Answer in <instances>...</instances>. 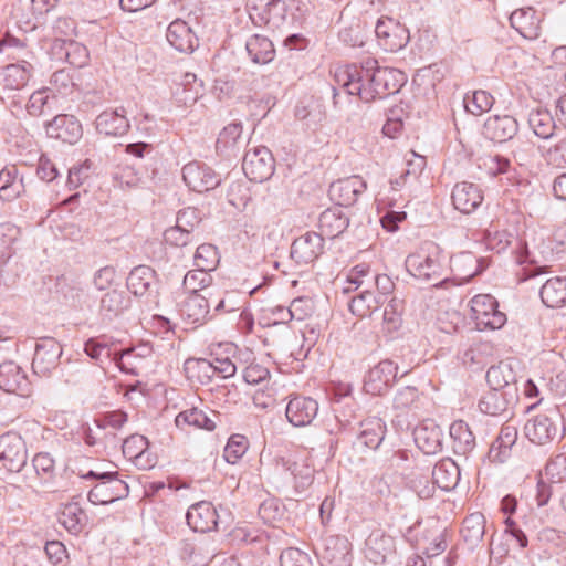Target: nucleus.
<instances>
[{"label": "nucleus", "instance_id": "nucleus-1", "mask_svg": "<svg viewBox=\"0 0 566 566\" xmlns=\"http://www.w3.org/2000/svg\"><path fill=\"white\" fill-rule=\"evenodd\" d=\"M335 82L348 95L369 103L398 93L406 84L407 75L398 69L380 67L377 60L367 57L359 64L337 67Z\"/></svg>", "mask_w": 566, "mask_h": 566}, {"label": "nucleus", "instance_id": "nucleus-2", "mask_svg": "<svg viewBox=\"0 0 566 566\" xmlns=\"http://www.w3.org/2000/svg\"><path fill=\"white\" fill-rule=\"evenodd\" d=\"M406 270L417 280L437 282L433 285L448 286L450 279L442 280L447 270V258L441 248L432 242H423L415 252L410 253L405 261Z\"/></svg>", "mask_w": 566, "mask_h": 566}, {"label": "nucleus", "instance_id": "nucleus-3", "mask_svg": "<svg viewBox=\"0 0 566 566\" xmlns=\"http://www.w3.org/2000/svg\"><path fill=\"white\" fill-rule=\"evenodd\" d=\"M80 476L91 482L87 500L94 505H107L125 499L129 494L128 484L120 479L117 471L98 472L88 470L80 473Z\"/></svg>", "mask_w": 566, "mask_h": 566}, {"label": "nucleus", "instance_id": "nucleus-4", "mask_svg": "<svg viewBox=\"0 0 566 566\" xmlns=\"http://www.w3.org/2000/svg\"><path fill=\"white\" fill-rule=\"evenodd\" d=\"M117 342L107 335H101L97 337H91L84 344L85 354L97 363H103L104 359H108L113 356L116 366L126 374L138 375L137 366L134 360L140 357L142 354H136L135 349H128L118 355L114 347Z\"/></svg>", "mask_w": 566, "mask_h": 566}, {"label": "nucleus", "instance_id": "nucleus-5", "mask_svg": "<svg viewBox=\"0 0 566 566\" xmlns=\"http://www.w3.org/2000/svg\"><path fill=\"white\" fill-rule=\"evenodd\" d=\"M560 415L556 408H549L531 417L524 424L526 438L534 444L545 446L562 438Z\"/></svg>", "mask_w": 566, "mask_h": 566}, {"label": "nucleus", "instance_id": "nucleus-6", "mask_svg": "<svg viewBox=\"0 0 566 566\" xmlns=\"http://www.w3.org/2000/svg\"><path fill=\"white\" fill-rule=\"evenodd\" d=\"M471 318L479 331L499 329L506 323L505 313L491 294H478L470 300Z\"/></svg>", "mask_w": 566, "mask_h": 566}, {"label": "nucleus", "instance_id": "nucleus-7", "mask_svg": "<svg viewBox=\"0 0 566 566\" xmlns=\"http://www.w3.org/2000/svg\"><path fill=\"white\" fill-rule=\"evenodd\" d=\"M275 169V160L265 146L249 148L243 157L242 170L247 178L254 182H263L271 178Z\"/></svg>", "mask_w": 566, "mask_h": 566}, {"label": "nucleus", "instance_id": "nucleus-8", "mask_svg": "<svg viewBox=\"0 0 566 566\" xmlns=\"http://www.w3.org/2000/svg\"><path fill=\"white\" fill-rule=\"evenodd\" d=\"M63 354L61 344L53 337H42L35 343L32 370L40 377H49L60 364Z\"/></svg>", "mask_w": 566, "mask_h": 566}, {"label": "nucleus", "instance_id": "nucleus-9", "mask_svg": "<svg viewBox=\"0 0 566 566\" xmlns=\"http://www.w3.org/2000/svg\"><path fill=\"white\" fill-rule=\"evenodd\" d=\"M399 366L391 359L380 360L364 377V390L373 396L385 395L398 377Z\"/></svg>", "mask_w": 566, "mask_h": 566}, {"label": "nucleus", "instance_id": "nucleus-10", "mask_svg": "<svg viewBox=\"0 0 566 566\" xmlns=\"http://www.w3.org/2000/svg\"><path fill=\"white\" fill-rule=\"evenodd\" d=\"M182 179L190 190L197 192L212 190L222 181L220 174L198 160L190 161L182 167Z\"/></svg>", "mask_w": 566, "mask_h": 566}, {"label": "nucleus", "instance_id": "nucleus-11", "mask_svg": "<svg viewBox=\"0 0 566 566\" xmlns=\"http://www.w3.org/2000/svg\"><path fill=\"white\" fill-rule=\"evenodd\" d=\"M317 556L322 566H352V544L345 536H327L323 539Z\"/></svg>", "mask_w": 566, "mask_h": 566}, {"label": "nucleus", "instance_id": "nucleus-12", "mask_svg": "<svg viewBox=\"0 0 566 566\" xmlns=\"http://www.w3.org/2000/svg\"><path fill=\"white\" fill-rule=\"evenodd\" d=\"M28 459L25 442L17 432L0 436V461L9 472H19Z\"/></svg>", "mask_w": 566, "mask_h": 566}, {"label": "nucleus", "instance_id": "nucleus-13", "mask_svg": "<svg viewBox=\"0 0 566 566\" xmlns=\"http://www.w3.org/2000/svg\"><path fill=\"white\" fill-rule=\"evenodd\" d=\"M214 302L211 292L188 293L180 302L179 314L182 321L190 325H202L210 313V306Z\"/></svg>", "mask_w": 566, "mask_h": 566}, {"label": "nucleus", "instance_id": "nucleus-14", "mask_svg": "<svg viewBox=\"0 0 566 566\" xmlns=\"http://www.w3.org/2000/svg\"><path fill=\"white\" fill-rule=\"evenodd\" d=\"M32 60H20L3 67V85L0 90L2 101L10 99L11 93L23 88L33 73Z\"/></svg>", "mask_w": 566, "mask_h": 566}, {"label": "nucleus", "instance_id": "nucleus-15", "mask_svg": "<svg viewBox=\"0 0 566 566\" xmlns=\"http://www.w3.org/2000/svg\"><path fill=\"white\" fill-rule=\"evenodd\" d=\"M324 251V238L316 232H306L296 238L292 245L290 256L297 265H308Z\"/></svg>", "mask_w": 566, "mask_h": 566}, {"label": "nucleus", "instance_id": "nucleus-16", "mask_svg": "<svg viewBox=\"0 0 566 566\" xmlns=\"http://www.w3.org/2000/svg\"><path fill=\"white\" fill-rule=\"evenodd\" d=\"M186 520L195 532L207 533L218 528L221 515L211 502L200 501L188 509Z\"/></svg>", "mask_w": 566, "mask_h": 566}, {"label": "nucleus", "instance_id": "nucleus-17", "mask_svg": "<svg viewBox=\"0 0 566 566\" xmlns=\"http://www.w3.org/2000/svg\"><path fill=\"white\" fill-rule=\"evenodd\" d=\"M123 454L140 470H149L157 463V457L149 450L148 439L142 434H132L123 442Z\"/></svg>", "mask_w": 566, "mask_h": 566}, {"label": "nucleus", "instance_id": "nucleus-18", "mask_svg": "<svg viewBox=\"0 0 566 566\" xmlns=\"http://www.w3.org/2000/svg\"><path fill=\"white\" fill-rule=\"evenodd\" d=\"M366 188V181L361 177L350 176L332 182L328 196L337 207H349L357 201Z\"/></svg>", "mask_w": 566, "mask_h": 566}, {"label": "nucleus", "instance_id": "nucleus-19", "mask_svg": "<svg viewBox=\"0 0 566 566\" xmlns=\"http://www.w3.org/2000/svg\"><path fill=\"white\" fill-rule=\"evenodd\" d=\"M318 413V402L306 396L291 397L285 408L287 421L296 428L310 426Z\"/></svg>", "mask_w": 566, "mask_h": 566}, {"label": "nucleus", "instance_id": "nucleus-20", "mask_svg": "<svg viewBox=\"0 0 566 566\" xmlns=\"http://www.w3.org/2000/svg\"><path fill=\"white\" fill-rule=\"evenodd\" d=\"M45 132L49 137L70 145L76 144L83 136L81 122L74 115L69 114L56 115L51 122H48Z\"/></svg>", "mask_w": 566, "mask_h": 566}, {"label": "nucleus", "instance_id": "nucleus-21", "mask_svg": "<svg viewBox=\"0 0 566 566\" xmlns=\"http://www.w3.org/2000/svg\"><path fill=\"white\" fill-rule=\"evenodd\" d=\"M0 389L28 397L31 394V382L19 365L14 361H4L0 364Z\"/></svg>", "mask_w": 566, "mask_h": 566}, {"label": "nucleus", "instance_id": "nucleus-22", "mask_svg": "<svg viewBox=\"0 0 566 566\" xmlns=\"http://www.w3.org/2000/svg\"><path fill=\"white\" fill-rule=\"evenodd\" d=\"M413 439L424 454H437L442 451L443 431L432 419L423 420L413 429Z\"/></svg>", "mask_w": 566, "mask_h": 566}, {"label": "nucleus", "instance_id": "nucleus-23", "mask_svg": "<svg viewBox=\"0 0 566 566\" xmlns=\"http://www.w3.org/2000/svg\"><path fill=\"white\" fill-rule=\"evenodd\" d=\"M518 123L511 115H493L483 125V135L494 143H505L516 136Z\"/></svg>", "mask_w": 566, "mask_h": 566}, {"label": "nucleus", "instance_id": "nucleus-24", "mask_svg": "<svg viewBox=\"0 0 566 566\" xmlns=\"http://www.w3.org/2000/svg\"><path fill=\"white\" fill-rule=\"evenodd\" d=\"M451 199L453 207L462 213L475 211L483 202V192L479 185L468 181L455 184Z\"/></svg>", "mask_w": 566, "mask_h": 566}, {"label": "nucleus", "instance_id": "nucleus-25", "mask_svg": "<svg viewBox=\"0 0 566 566\" xmlns=\"http://www.w3.org/2000/svg\"><path fill=\"white\" fill-rule=\"evenodd\" d=\"M276 469L289 473L294 483L297 493L307 490L314 480V469L306 460H293L292 458L281 457L276 459Z\"/></svg>", "mask_w": 566, "mask_h": 566}, {"label": "nucleus", "instance_id": "nucleus-26", "mask_svg": "<svg viewBox=\"0 0 566 566\" xmlns=\"http://www.w3.org/2000/svg\"><path fill=\"white\" fill-rule=\"evenodd\" d=\"M95 127L99 134L105 136L120 137L125 135L130 127L126 109L117 107L102 112L95 119Z\"/></svg>", "mask_w": 566, "mask_h": 566}, {"label": "nucleus", "instance_id": "nucleus-27", "mask_svg": "<svg viewBox=\"0 0 566 566\" xmlns=\"http://www.w3.org/2000/svg\"><path fill=\"white\" fill-rule=\"evenodd\" d=\"M510 24L526 40H535L541 34V17L532 7L513 11L510 15Z\"/></svg>", "mask_w": 566, "mask_h": 566}, {"label": "nucleus", "instance_id": "nucleus-28", "mask_svg": "<svg viewBox=\"0 0 566 566\" xmlns=\"http://www.w3.org/2000/svg\"><path fill=\"white\" fill-rule=\"evenodd\" d=\"M186 368L188 370L197 369L199 374L207 378H211L216 374L222 378H229L234 376L237 371V366L228 357H214L211 360L205 358L188 359Z\"/></svg>", "mask_w": 566, "mask_h": 566}, {"label": "nucleus", "instance_id": "nucleus-29", "mask_svg": "<svg viewBox=\"0 0 566 566\" xmlns=\"http://www.w3.org/2000/svg\"><path fill=\"white\" fill-rule=\"evenodd\" d=\"M386 430V423L381 418L368 417L359 422L354 433L363 447L376 450L384 441Z\"/></svg>", "mask_w": 566, "mask_h": 566}, {"label": "nucleus", "instance_id": "nucleus-30", "mask_svg": "<svg viewBox=\"0 0 566 566\" xmlns=\"http://www.w3.org/2000/svg\"><path fill=\"white\" fill-rule=\"evenodd\" d=\"M158 279L148 265L134 268L127 277V287L136 296L150 295L157 291Z\"/></svg>", "mask_w": 566, "mask_h": 566}, {"label": "nucleus", "instance_id": "nucleus-31", "mask_svg": "<svg viewBox=\"0 0 566 566\" xmlns=\"http://www.w3.org/2000/svg\"><path fill=\"white\" fill-rule=\"evenodd\" d=\"M166 38L172 48L182 53H191L198 45V39L191 28L180 19L168 25Z\"/></svg>", "mask_w": 566, "mask_h": 566}, {"label": "nucleus", "instance_id": "nucleus-32", "mask_svg": "<svg viewBox=\"0 0 566 566\" xmlns=\"http://www.w3.org/2000/svg\"><path fill=\"white\" fill-rule=\"evenodd\" d=\"M517 428L513 424H503L497 438L491 444L488 458L493 463H504L512 453L517 440Z\"/></svg>", "mask_w": 566, "mask_h": 566}, {"label": "nucleus", "instance_id": "nucleus-33", "mask_svg": "<svg viewBox=\"0 0 566 566\" xmlns=\"http://www.w3.org/2000/svg\"><path fill=\"white\" fill-rule=\"evenodd\" d=\"M25 192L24 178L15 165H7L0 170V200L13 201Z\"/></svg>", "mask_w": 566, "mask_h": 566}, {"label": "nucleus", "instance_id": "nucleus-34", "mask_svg": "<svg viewBox=\"0 0 566 566\" xmlns=\"http://www.w3.org/2000/svg\"><path fill=\"white\" fill-rule=\"evenodd\" d=\"M130 306V298L124 291L113 289L106 292L99 301V315L103 321L112 322L125 313Z\"/></svg>", "mask_w": 566, "mask_h": 566}, {"label": "nucleus", "instance_id": "nucleus-35", "mask_svg": "<svg viewBox=\"0 0 566 566\" xmlns=\"http://www.w3.org/2000/svg\"><path fill=\"white\" fill-rule=\"evenodd\" d=\"M349 226V218L345 214L340 207L328 208L323 211L318 219V227L322 237L329 239L340 235Z\"/></svg>", "mask_w": 566, "mask_h": 566}, {"label": "nucleus", "instance_id": "nucleus-36", "mask_svg": "<svg viewBox=\"0 0 566 566\" xmlns=\"http://www.w3.org/2000/svg\"><path fill=\"white\" fill-rule=\"evenodd\" d=\"M450 269L458 284H464L481 272L479 258L472 252H460L450 258Z\"/></svg>", "mask_w": 566, "mask_h": 566}, {"label": "nucleus", "instance_id": "nucleus-37", "mask_svg": "<svg viewBox=\"0 0 566 566\" xmlns=\"http://www.w3.org/2000/svg\"><path fill=\"white\" fill-rule=\"evenodd\" d=\"M87 521L85 511L75 501L64 504L59 512V523L72 535L82 533Z\"/></svg>", "mask_w": 566, "mask_h": 566}, {"label": "nucleus", "instance_id": "nucleus-38", "mask_svg": "<svg viewBox=\"0 0 566 566\" xmlns=\"http://www.w3.org/2000/svg\"><path fill=\"white\" fill-rule=\"evenodd\" d=\"M287 7L283 0H271L264 8L256 13L251 14L255 23L263 24L264 27L276 30L280 29L286 21Z\"/></svg>", "mask_w": 566, "mask_h": 566}, {"label": "nucleus", "instance_id": "nucleus-39", "mask_svg": "<svg viewBox=\"0 0 566 566\" xmlns=\"http://www.w3.org/2000/svg\"><path fill=\"white\" fill-rule=\"evenodd\" d=\"M513 398L514 394L509 390L490 389L479 400V409L489 416H500L507 410Z\"/></svg>", "mask_w": 566, "mask_h": 566}, {"label": "nucleus", "instance_id": "nucleus-40", "mask_svg": "<svg viewBox=\"0 0 566 566\" xmlns=\"http://www.w3.org/2000/svg\"><path fill=\"white\" fill-rule=\"evenodd\" d=\"M245 50L250 60L255 64H268L275 56L272 41L260 34H253L247 40Z\"/></svg>", "mask_w": 566, "mask_h": 566}, {"label": "nucleus", "instance_id": "nucleus-41", "mask_svg": "<svg viewBox=\"0 0 566 566\" xmlns=\"http://www.w3.org/2000/svg\"><path fill=\"white\" fill-rule=\"evenodd\" d=\"M431 475L439 489L451 491L460 481V469L453 460L446 459L434 465Z\"/></svg>", "mask_w": 566, "mask_h": 566}, {"label": "nucleus", "instance_id": "nucleus-42", "mask_svg": "<svg viewBox=\"0 0 566 566\" xmlns=\"http://www.w3.org/2000/svg\"><path fill=\"white\" fill-rule=\"evenodd\" d=\"M242 135L241 123H231L219 134L216 142V150L224 157L234 156L240 149Z\"/></svg>", "mask_w": 566, "mask_h": 566}, {"label": "nucleus", "instance_id": "nucleus-43", "mask_svg": "<svg viewBox=\"0 0 566 566\" xmlns=\"http://www.w3.org/2000/svg\"><path fill=\"white\" fill-rule=\"evenodd\" d=\"M211 416H209L206 411L199 408H190L179 412L175 419V423L178 428H184V426H192L199 429H205L208 431H212L216 428L214 419L218 418V415L214 411H210Z\"/></svg>", "mask_w": 566, "mask_h": 566}, {"label": "nucleus", "instance_id": "nucleus-44", "mask_svg": "<svg viewBox=\"0 0 566 566\" xmlns=\"http://www.w3.org/2000/svg\"><path fill=\"white\" fill-rule=\"evenodd\" d=\"M449 432L457 454L467 455L475 448V437L465 421L452 422Z\"/></svg>", "mask_w": 566, "mask_h": 566}, {"label": "nucleus", "instance_id": "nucleus-45", "mask_svg": "<svg viewBox=\"0 0 566 566\" xmlns=\"http://www.w3.org/2000/svg\"><path fill=\"white\" fill-rule=\"evenodd\" d=\"M528 126L533 133L542 138L549 139L557 129V124L551 112L546 108H535L528 114Z\"/></svg>", "mask_w": 566, "mask_h": 566}, {"label": "nucleus", "instance_id": "nucleus-46", "mask_svg": "<svg viewBox=\"0 0 566 566\" xmlns=\"http://www.w3.org/2000/svg\"><path fill=\"white\" fill-rule=\"evenodd\" d=\"M53 50H59L60 59L63 56L74 67L81 69L88 62L90 55L86 46L76 41L56 40Z\"/></svg>", "mask_w": 566, "mask_h": 566}, {"label": "nucleus", "instance_id": "nucleus-47", "mask_svg": "<svg viewBox=\"0 0 566 566\" xmlns=\"http://www.w3.org/2000/svg\"><path fill=\"white\" fill-rule=\"evenodd\" d=\"M542 302L552 308L562 307L566 303V277L547 280L539 291Z\"/></svg>", "mask_w": 566, "mask_h": 566}, {"label": "nucleus", "instance_id": "nucleus-48", "mask_svg": "<svg viewBox=\"0 0 566 566\" xmlns=\"http://www.w3.org/2000/svg\"><path fill=\"white\" fill-rule=\"evenodd\" d=\"M485 379L492 390H509L513 394L516 391L513 384L514 374L506 364L491 366L486 371Z\"/></svg>", "mask_w": 566, "mask_h": 566}, {"label": "nucleus", "instance_id": "nucleus-49", "mask_svg": "<svg viewBox=\"0 0 566 566\" xmlns=\"http://www.w3.org/2000/svg\"><path fill=\"white\" fill-rule=\"evenodd\" d=\"M382 304L381 298L377 297L369 287L364 289L358 295L354 296L348 306L350 312L359 317L370 315Z\"/></svg>", "mask_w": 566, "mask_h": 566}, {"label": "nucleus", "instance_id": "nucleus-50", "mask_svg": "<svg viewBox=\"0 0 566 566\" xmlns=\"http://www.w3.org/2000/svg\"><path fill=\"white\" fill-rule=\"evenodd\" d=\"M485 520L481 513H472L462 523V538L470 545H476L484 536Z\"/></svg>", "mask_w": 566, "mask_h": 566}, {"label": "nucleus", "instance_id": "nucleus-51", "mask_svg": "<svg viewBox=\"0 0 566 566\" xmlns=\"http://www.w3.org/2000/svg\"><path fill=\"white\" fill-rule=\"evenodd\" d=\"M0 53H6L8 59L17 61L34 59L33 52L28 49L27 44L9 33H6L0 40Z\"/></svg>", "mask_w": 566, "mask_h": 566}, {"label": "nucleus", "instance_id": "nucleus-52", "mask_svg": "<svg viewBox=\"0 0 566 566\" xmlns=\"http://www.w3.org/2000/svg\"><path fill=\"white\" fill-rule=\"evenodd\" d=\"M420 394L418 388L406 386L398 389L394 396L392 407L400 413L413 411L419 408Z\"/></svg>", "mask_w": 566, "mask_h": 566}, {"label": "nucleus", "instance_id": "nucleus-53", "mask_svg": "<svg viewBox=\"0 0 566 566\" xmlns=\"http://www.w3.org/2000/svg\"><path fill=\"white\" fill-rule=\"evenodd\" d=\"M54 103L55 97L50 94V90L42 88L33 92L30 95L29 101L25 105V109L29 115L38 117L51 111Z\"/></svg>", "mask_w": 566, "mask_h": 566}, {"label": "nucleus", "instance_id": "nucleus-54", "mask_svg": "<svg viewBox=\"0 0 566 566\" xmlns=\"http://www.w3.org/2000/svg\"><path fill=\"white\" fill-rule=\"evenodd\" d=\"M494 104L493 96L486 91H474L472 94H465L463 105L468 113L480 116L490 111Z\"/></svg>", "mask_w": 566, "mask_h": 566}, {"label": "nucleus", "instance_id": "nucleus-55", "mask_svg": "<svg viewBox=\"0 0 566 566\" xmlns=\"http://www.w3.org/2000/svg\"><path fill=\"white\" fill-rule=\"evenodd\" d=\"M220 262V255L216 245L211 243L200 244L193 255V264L200 270L211 272Z\"/></svg>", "mask_w": 566, "mask_h": 566}, {"label": "nucleus", "instance_id": "nucleus-56", "mask_svg": "<svg viewBox=\"0 0 566 566\" xmlns=\"http://www.w3.org/2000/svg\"><path fill=\"white\" fill-rule=\"evenodd\" d=\"M373 275L374 272L367 263H359L353 266L347 274V283L349 285L345 287L344 291L350 292L352 290H358L360 287H371Z\"/></svg>", "mask_w": 566, "mask_h": 566}, {"label": "nucleus", "instance_id": "nucleus-57", "mask_svg": "<svg viewBox=\"0 0 566 566\" xmlns=\"http://www.w3.org/2000/svg\"><path fill=\"white\" fill-rule=\"evenodd\" d=\"M513 242H516V249H526L525 244L518 242L516 237L507 230L488 231L486 243L491 250L496 253L505 251Z\"/></svg>", "mask_w": 566, "mask_h": 566}, {"label": "nucleus", "instance_id": "nucleus-58", "mask_svg": "<svg viewBox=\"0 0 566 566\" xmlns=\"http://www.w3.org/2000/svg\"><path fill=\"white\" fill-rule=\"evenodd\" d=\"M211 283L212 276L210 272L198 268L188 271L184 277V286L189 293H200V291L209 292L208 290Z\"/></svg>", "mask_w": 566, "mask_h": 566}, {"label": "nucleus", "instance_id": "nucleus-59", "mask_svg": "<svg viewBox=\"0 0 566 566\" xmlns=\"http://www.w3.org/2000/svg\"><path fill=\"white\" fill-rule=\"evenodd\" d=\"M545 478L560 488L566 486V454H558L547 462Z\"/></svg>", "mask_w": 566, "mask_h": 566}, {"label": "nucleus", "instance_id": "nucleus-60", "mask_svg": "<svg viewBox=\"0 0 566 566\" xmlns=\"http://www.w3.org/2000/svg\"><path fill=\"white\" fill-rule=\"evenodd\" d=\"M248 450V439L241 434H232L223 450V458L230 464H235Z\"/></svg>", "mask_w": 566, "mask_h": 566}, {"label": "nucleus", "instance_id": "nucleus-61", "mask_svg": "<svg viewBox=\"0 0 566 566\" xmlns=\"http://www.w3.org/2000/svg\"><path fill=\"white\" fill-rule=\"evenodd\" d=\"M482 166L486 174L492 178L500 175H509L513 170L511 160L499 154L484 157L482 159Z\"/></svg>", "mask_w": 566, "mask_h": 566}, {"label": "nucleus", "instance_id": "nucleus-62", "mask_svg": "<svg viewBox=\"0 0 566 566\" xmlns=\"http://www.w3.org/2000/svg\"><path fill=\"white\" fill-rule=\"evenodd\" d=\"M335 419L338 424V430L342 433L352 434L356 432L359 422L355 410L350 406L343 407L340 409H335Z\"/></svg>", "mask_w": 566, "mask_h": 566}, {"label": "nucleus", "instance_id": "nucleus-63", "mask_svg": "<svg viewBox=\"0 0 566 566\" xmlns=\"http://www.w3.org/2000/svg\"><path fill=\"white\" fill-rule=\"evenodd\" d=\"M281 566H313L311 556L296 547H289L281 553Z\"/></svg>", "mask_w": 566, "mask_h": 566}, {"label": "nucleus", "instance_id": "nucleus-64", "mask_svg": "<svg viewBox=\"0 0 566 566\" xmlns=\"http://www.w3.org/2000/svg\"><path fill=\"white\" fill-rule=\"evenodd\" d=\"M50 84L63 96L71 94L75 86L71 72L65 69L55 71L51 76Z\"/></svg>", "mask_w": 566, "mask_h": 566}]
</instances>
